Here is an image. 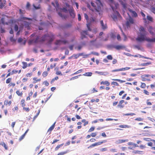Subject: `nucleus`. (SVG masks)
Wrapping results in <instances>:
<instances>
[{
    "instance_id": "obj_1",
    "label": "nucleus",
    "mask_w": 155,
    "mask_h": 155,
    "mask_svg": "<svg viewBox=\"0 0 155 155\" xmlns=\"http://www.w3.org/2000/svg\"><path fill=\"white\" fill-rule=\"evenodd\" d=\"M147 33L144 28L141 26L139 28V32L136 40L140 43L143 42L145 41L147 42H155V38H147Z\"/></svg>"
},
{
    "instance_id": "obj_2",
    "label": "nucleus",
    "mask_w": 155,
    "mask_h": 155,
    "mask_svg": "<svg viewBox=\"0 0 155 155\" xmlns=\"http://www.w3.org/2000/svg\"><path fill=\"white\" fill-rule=\"evenodd\" d=\"M54 39V35L52 34H48L45 35L42 37L40 36H37L33 40V41L35 43L47 41L48 44H50Z\"/></svg>"
},
{
    "instance_id": "obj_3",
    "label": "nucleus",
    "mask_w": 155,
    "mask_h": 155,
    "mask_svg": "<svg viewBox=\"0 0 155 155\" xmlns=\"http://www.w3.org/2000/svg\"><path fill=\"white\" fill-rule=\"evenodd\" d=\"M111 8L114 12V13L111 15V17L114 21H117V20H120L122 17L120 15L117 11H116L115 8L112 6H111Z\"/></svg>"
},
{
    "instance_id": "obj_4",
    "label": "nucleus",
    "mask_w": 155,
    "mask_h": 155,
    "mask_svg": "<svg viewBox=\"0 0 155 155\" xmlns=\"http://www.w3.org/2000/svg\"><path fill=\"white\" fill-rule=\"evenodd\" d=\"M96 3L97 5V7L95 8L96 10L99 12V15H101V12L102 11L103 6L100 0H95Z\"/></svg>"
},
{
    "instance_id": "obj_5",
    "label": "nucleus",
    "mask_w": 155,
    "mask_h": 155,
    "mask_svg": "<svg viewBox=\"0 0 155 155\" xmlns=\"http://www.w3.org/2000/svg\"><path fill=\"white\" fill-rule=\"evenodd\" d=\"M31 20L32 19L30 18L25 17L23 16H21L20 18V20L23 21L22 25L23 26H25L26 27H28L29 25V23L28 22L25 21V20Z\"/></svg>"
},
{
    "instance_id": "obj_6",
    "label": "nucleus",
    "mask_w": 155,
    "mask_h": 155,
    "mask_svg": "<svg viewBox=\"0 0 155 155\" xmlns=\"http://www.w3.org/2000/svg\"><path fill=\"white\" fill-rule=\"evenodd\" d=\"M134 23V20L131 17H130L129 18L127 19L126 22V25L127 28L130 27L132 24Z\"/></svg>"
},
{
    "instance_id": "obj_7",
    "label": "nucleus",
    "mask_w": 155,
    "mask_h": 155,
    "mask_svg": "<svg viewBox=\"0 0 155 155\" xmlns=\"http://www.w3.org/2000/svg\"><path fill=\"white\" fill-rule=\"evenodd\" d=\"M70 16L72 18H74L75 16V14L74 12V9L73 8H70L68 9Z\"/></svg>"
},
{
    "instance_id": "obj_8",
    "label": "nucleus",
    "mask_w": 155,
    "mask_h": 155,
    "mask_svg": "<svg viewBox=\"0 0 155 155\" xmlns=\"http://www.w3.org/2000/svg\"><path fill=\"white\" fill-rule=\"evenodd\" d=\"M68 43V41L65 40H57L56 41L55 44L56 45H60L62 43L65 44Z\"/></svg>"
},
{
    "instance_id": "obj_9",
    "label": "nucleus",
    "mask_w": 155,
    "mask_h": 155,
    "mask_svg": "<svg viewBox=\"0 0 155 155\" xmlns=\"http://www.w3.org/2000/svg\"><path fill=\"white\" fill-rule=\"evenodd\" d=\"M129 11L131 13L132 16L133 17H136L137 16V15L136 12L130 8H128Z\"/></svg>"
},
{
    "instance_id": "obj_10",
    "label": "nucleus",
    "mask_w": 155,
    "mask_h": 155,
    "mask_svg": "<svg viewBox=\"0 0 155 155\" xmlns=\"http://www.w3.org/2000/svg\"><path fill=\"white\" fill-rule=\"evenodd\" d=\"M51 4L57 10H58V9L59 7V5L57 2H55V3L52 2Z\"/></svg>"
},
{
    "instance_id": "obj_11",
    "label": "nucleus",
    "mask_w": 155,
    "mask_h": 155,
    "mask_svg": "<svg viewBox=\"0 0 155 155\" xmlns=\"http://www.w3.org/2000/svg\"><path fill=\"white\" fill-rule=\"evenodd\" d=\"M124 101L123 100L120 101L117 106V107L120 108H123L124 107V105H122V104L124 102Z\"/></svg>"
},
{
    "instance_id": "obj_12",
    "label": "nucleus",
    "mask_w": 155,
    "mask_h": 155,
    "mask_svg": "<svg viewBox=\"0 0 155 155\" xmlns=\"http://www.w3.org/2000/svg\"><path fill=\"white\" fill-rule=\"evenodd\" d=\"M81 35L82 39L84 38L85 37V35H87V31H84L81 32Z\"/></svg>"
},
{
    "instance_id": "obj_13",
    "label": "nucleus",
    "mask_w": 155,
    "mask_h": 155,
    "mask_svg": "<svg viewBox=\"0 0 155 155\" xmlns=\"http://www.w3.org/2000/svg\"><path fill=\"white\" fill-rule=\"evenodd\" d=\"M120 4L122 5L123 8L124 9H126L127 8V4L126 2L124 1L123 2L121 0H119Z\"/></svg>"
},
{
    "instance_id": "obj_14",
    "label": "nucleus",
    "mask_w": 155,
    "mask_h": 155,
    "mask_svg": "<svg viewBox=\"0 0 155 155\" xmlns=\"http://www.w3.org/2000/svg\"><path fill=\"white\" fill-rule=\"evenodd\" d=\"M114 47L117 50H119L124 48V47L122 45H117L114 46Z\"/></svg>"
},
{
    "instance_id": "obj_15",
    "label": "nucleus",
    "mask_w": 155,
    "mask_h": 155,
    "mask_svg": "<svg viewBox=\"0 0 155 155\" xmlns=\"http://www.w3.org/2000/svg\"><path fill=\"white\" fill-rule=\"evenodd\" d=\"M82 55H81V56H83V58H87L89 57V56L91 54H85L84 53H81Z\"/></svg>"
},
{
    "instance_id": "obj_16",
    "label": "nucleus",
    "mask_w": 155,
    "mask_h": 155,
    "mask_svg": "<svg viewBox=\"0 0 155 155\" xmlns=\"http://www.w3.org/2000/svg\"><path fill=\"white\" fill-rule=\"evenodd\" d=\"M100 24L102 27V28L104 30L107 28V26L106 25H104L102 20H101L100 21Z\"/></svg>"
},
{
    "instance_id": "obj_17",
    "label": "nucleus",
    "mask_w": 155,
    "mask_h": 155,
    "mask_svg": "<svg viewBox=\"0 0 155 155\" xmlns=\"http://www.w3.org/2000/svg\"><path fill=\"white\" fill-rule=\"evenodd\" d=\"M55 122H54V123L50 127V128L48 129V132H49V134L51 133V131L54 129V127L55 124Z\"/></svg>"
},
{
    "instance_id": "obj_18",
    "label": "nucleus",
    "mask_w": 155,
    "mask_h": 155,
    "mask_svg": "<svg viewBox=\"0 0 155 155\" xmlns=\"http://www.w3.org/2000/svg\"><path fill=\"white\" fill-rule=\"evenodd\" d=\"M4 2H2V0H0V8H2L3 7H4V4H5L6 1L5 0H4Z\"/></svg>"
},
{
    "instance_id": "obj_19",
    "label": "nucleus",
    "mask_w": 155,
    "mask_h": 155,
    "mask_svg": "<svg viewBox=\"0 0 155 155\" xmlns=\"http://www.w3.org/2000/svg\"><path fill=\"white\" fill-rule=\"evenodd\" d=\"M82 54H81V53H79L78 54H74L72 55V56L73 57H74L75 59L78 58L79 56H81V55Z\"/></svg>"
},
{
    "instance_id": "obj_20",
    "label": "nucleus",
    "mask_w": 155,
    "mask_h": 155,
    "mask_svg": "<svg viewBox=\"0 0 155 155\" xmlns=\"http://www.w3.org/2000/svg\"><path fill=\"white\" fill-rule=\"evenodd\" d=\"M106 140H104L103 141H101V142H98L97 143H95V144L96 145V146H97L99 145H100L101 144L103 143H106Z\"/></svg>"
},
{
    "instance_id": "obj_21",
    "label": "nucleus",
    "mask_w": 155,
    "mask_h": 155,
    "mask_svg": "<svg viewBox=\"0 0 155 155\" xmlns=\"http://www.w3.org/2000/svg\"><path fill=\"white\" fill-rule=\"evenodd\" d=\"M128 140H117L116 142L118 143H120L123 142H124L127 141Z\"/></svg>"
},
{
    "instance_id": "obj_22",
    "label": "nucleus",
    "mask_w": 155,
    "mask_h": 155,
    "mask_svg": "<svg viewBox=\"0 0 155 155\" xmlns=\"http://www.w3.org/2000/svg\"><path fill=\"white\" fill-rule=\"evenodd\" d=\"M92 74V73L91 72H87L84 74L83 75L84 76H91Z\"/></svg>"
},
{
    "instance_id": "obj_23",
    "label": "nucleus",
    "mask_w": 155,
    "mask_h": 155,
    "mask_svg": "<svg viewBox=\"0 0 155 155\" xmlns=\"http://www.w3.org/2000/svg\"><path fill=\"white\" fill-rule=\"evenodd\" d=\"M128 144L129 145L134 146V147H138V146H139L136 144L134 143L133 142H129V143H128Z\"/></svg>"
},
{
    "instance_id": "obj_24",
    "label": "nucleus",
    "mask_w": 155,
    "mask_h": 155,
    "mask_svg": "<svg viewBox=\"0 0 155 155\" xmlns=\"http://www.w3.org/2000/svg\"><path fill=\"white\" fill-rule=\"evenodd\" d=\"M0 145H2V146H4L6 150H7L8 148L6 144L4 142H2L0 143Z\"/></svg>"
},
{
    "instance_id": "obj_25",
    "label": "nucleus",
    "mask_w": 155,
    "mask_h": 155,
    "mask_svg": "<svg viewBox=\"0 0 155 155\" xmlns=\"http://www.w3.org/2000/svg\"><path fill=\"white\" fill-rule=\"evenodd\" d=\"M151 63L150 62L142 63L140 64V65L143 66H147L150 64Z\"/></svg>"
},
{
    "instance_id": "obj_26",
    "label": "nucleus",
    "mask_w": 155,
    "mask_h": 155,
    "mask_svg": "<svg viewBox=\"0 0 155 155\" xmlns=\"http://www.w3.org/2000/svg\"><path fill=\"white\" fill-rule=\"evenodd\" d=\"M97 4V6H96L95 5V4H94V3H93V2H91V5H92V6H93V7H94V9H95V11H96V12H97L98 13V14H99V12H97V11L96 10V8H96V7H97V4Z\"/></svg>"
},
{
    "instance_id": "obj_27",
    "label": "nucleus",
    "mask_w": 155,
    "mask_h": 155,
    "mask_svg": "<svg viewBox=\"0 0 155 155\" xmlns=\"http://www.w3.org/2000/svg\"><path fill=\"white\" fill-rule=\"evenodd\" d=\"M147 44V47L149 48H151L152 47V43L153 42H148Z\"/></svg>"
},
{
    "instance_id": "obj_28",
    "label": "nucleus",
    "mask_w": 155,
    "mask_h": 155,
    "mask_svg": "<svg viewBox=\"0 0 155 155\" xmlns=\"http://www.w3.org/2000/svg\"><path fill=\"white\" fill-rule=\"evenodd\" d=\"M152 28L150 26H149L148 29V31L152 35H153L154 33L152 31Z\"/></svg>"
},
{
    "instance_id": "obj_29",
    "label": "nucleus",
    "mask_w": 155,
    "mask_h": 155,
    "mask_svg": "<svg viewBox=\"0 0 155 155\" xmlns=\"http://www.w3.org/2000/svg\"><path fill=\"white\" fill-rule=\"evenodd\" d=\"M22 64H23V65L22 67V68L23 69L27 67V63L25 62H22Z\"/></svg>"
},
{
    "instance_id": "obj_30",
    "label": "nucleus",
    "mask_w": 155,
    "mask_h": 155,
    "mask_svg": "<svg viewBox=\"0 0 155 155\" xmlns=\"http://www.w3.org/2000/svg\"><path fill=\"white\" fill-rule=\"evenodd\" d=\"M63 144H64L62 143L61 144L58 145L55 148V150L56 151L57 150L59 149V148L61 147H62L63 145Z\"/></svg>"
},
{
    "instance_id": "obj_31",
    "label": "nucleus",
    "mask_w": 155,
    "mask_h": 155,
    "mask_svg": "<svg viewBox=\"0 0 155 155\" xmlns=\"http://www.w3.org/2000/svg\"><path fill=\"white\" fill-rule=\"evenodd\" d=\"M130 68L129 67H126L125 68H121L120 69V71H125L128 70Z\"/></svg>"
},
{
    "instance_id": "obj_32",
    "label": "nucleus",
    "mask_w": 155,
    "mask_h": 155,
    "mask_svg": "<svg viewBox=\"0 0 155 155\" xmlns=\"http://www.w3.org/2000/svg\"><path fill=\"white\" fill-rule=\"evenodd\" d=\"M82 47V46L81 45H79L77 47H75V49H77V50L78 51L80 50Z\"/></svg>"
},
{
    "instance_id": "obj_33",
    "label": "nucleus",
    "mask_w": 155,
    "mask_h": 155,
    "mask_svg": "<svg viewBox=\"0 0 155 155\" xmlns=\"http://www.w3.org/2000/svg\"><path fill=\"white\" fill-rule=\"evenodd\" d=\"M142 151H140L138 150H135L133 151V153L135 154H142L141 153L142 152Z\"/></svg>"
},
{
    "instance_id": "obj_34",
    "label": "nucleus",
    "mask_w": 155,
    "mask_h": 155,
    "mask_svg": "<svg viewBox=\"0 0 155 155\" xmlns=\"http://www.w3.org/2000/svg\"><path fill=\"white\" fill-rule=\"evenodd\" d=\"M147 19L148 20H149L150 21H152V18L150 16L148 15H147Z\"/></svg>"
},
{
    "instance_id": "obj_35",
    "label": "nucleus",
    "mask_w": 155,
    "mask_h": 155,
    "mask_svg": "<svg viewBox=\"0 0 155 155\" xmlns=\"http://www.w3.org/2000/svg\"><path fill=\"white\" fill-rule=\"evenodd\" d=\"M10 40L12 42H15L16 41V40L13 38V36L10 37Z\"/></svg>"
},
{
    "instance_id": "obj_36",
    "label": "nucleus",
    "mask_w": 155,
    "mask_h": 155,
    "mask_svg": "<svg viewBox=\"0 0 155 155\" xmlns=\"http://www.w3.org/2000/svg\"><path fill=\"white\" fill-rule=\"evenodd\" d=\"M58 79V76L54 78H53L51 81V83H53L55 80H57Z\"/></svg>"
},
{
    "instance_id": "obj_37",
    "label": "nucleus",
    "mask_w": 155,
    "mask_h": 155,
    "mask_svg": "<svg viewBox=\"0 0 155 155\" xmlns=\"http://www.w3.org/2000/svg\"><path fill=\"white\" fill-rule=\"evenodd\" d=\"M120 127L122 128H128V126L127 125H120L119 126Z\"/></svg>"
},
{
    "instance_id": "obj_38",
    "label": "nucleus",
    "mask_w": 155,
    "mask_h": 155,
    "mask_svg": "<svg viewBox=\"0 0 155 155\" xmlns=\"http://www.w3.org/2000/svg\"><path fill=\"white\" fill-rule=\"evenodd\" d=\"M62 10L63 12L66 13H67L68 11V9H67L65 8H63L62 9Z\"/></svg>"
},
{
    "instance_id": "obj_39",
    "label": "nucleus",
    "mask_w": 155,
    "mask_h": 155,
    "mask_svg": "<svg viewBox=\"0 0 155 155\" xmlns=\"http://www.w3.org/2000/svg\"><path fill=\"white\" fill-rule=\"evenodd\" d=\"M48 74V73L47 71H44L42 74V76L45 77L47 76Z\"/></svg>"
},
{
    "instance_id": "obj_40",
    "label": "nucleus",
    "mask_w": 155,
    "mask_h": 155,
    "mask_svg": "<svg viewBox=\"0 0 155 155\" xmlns=\"http://www.w3.org/2000/svg\"><path fill=\"white\" fill-rule=\"evenodd\" d=\"M112 80L119 81V82H120L121 83H123V82H125V81H123V80H120V79H112Z\"/></svg>"
},
{
    "instance_id": "obj_41",
    "label": "nucleus",
    "mask_w": 155,
    "mask_h": 155,
    "mask_svg": "<svg viewBox=\"0 0 155 155\" xmlns=\"http://www.w3.org/2000/svg\"><path fill=\"white\" fill-rule=\"evenodd\" d=\"M67 153V151L61 152L60 153H59L58 154V155H64V154L66 153Z\"/></svg>"
},
{
    "instance_id": "obj_42",
    "label": "nucleus",
    "mask_w": 155,
    "mask_h": 155,
    "mask_svg": "<svg viewBox=\"0 0 155 155\" xmlns=\"http://www.w3.org/2000/svg\"><path fill=\"white\" fill-rule=\"evenodd\" d=\"M26 135H25L24 134H23L19 138V140L20 141L23 138H24Z\"/></svg>"
},
{
    "instance_id": "obj_43",
    "label": "nucleus",
    "mask_w": 155,
    "mask_h": 155,
    "mask_svg": "<svg viewBox=\"0 0 155 155\" xmlns=\"http://www.w3.org/2000/svg\"><path fill=\"white\" fill-rule=\"evenodd\" d=\"M33 6L34 8L35 9H39L40 8V5H38V6H36L34 4H33Z\"/></svg>"
},
{
    "instance_id": "obj_44",
    "label": "nucleus",
    "mask_w": 155,
    "mask_h": 155,
    "mask_svg": "<svg viewBox=\"0 0 155 155\" xmlns=\"http://www.w3.org/2000/svg\"><path fill=\"white\" fill-rule=\"evenodd\" d=\"M95 127H91L89 130L88 132H90L94 130Z\"/></svg>"
},
{
    "instance_id": "obj_45",
    "label": "nucleus",
    "mask_w": 155,
    "mask_h": 155,
    "mask_svg": "<svg viewBox=\"0 0 155 155\" xmlns=\"http://www.w3.org/2000/svg\"><path fill=\"white\" fill-rule=\"evenodd\" d=\"M90 23L87 24V26L88 28V30L91 31V29L90 28Z\"/></svg>"
},
{
    "instance_id": "obj_46",
    "label": "nucleus",
    "mask_w": 155,
    "mask_h": 155,
    "mask_svg": "<svg viewBox=\"0 0 155 155\" xmlns=\"http://www.w3.org/2000/svg\"><path fill=\"white\" fill-rule=\"evenodd\" d=\"M12 78H9L6 81V83L7 84L9 83L11 81Z\"/></svg>"
},
{
    "instance_id": "obj_47",
    "label": "nucleus",
    "mask_w": 155,
    "mask_h": 155,
    "mask_svg": "<svg viewBox=\"0 0 155 155\" xmlns=\"http://www.w3.org/2000/svg\"><path fill=\"white\" fill-rule=\"evenodd\" d=\"M18 96H21L22 95V92H20L19 91H17L16 92Z\"/></svg>"
},
{
    "instance_id": "obj_48",
    "label": "nucleus",
    "mask_w": 155,
    "mask_h": 155,
    "mask_svg": "<svg viewBox=\"0 0 155 155\" xmlns=\"http://www.w3.org/2000/svg\"><path fill=\"white\" fill-rule=\"evenodd\" d=\"M107 58L108 59L110 60H111L113 59V58H112V56L110 55H108V56H107Z\"/></svg>"
},
{
    "instance_id": "obj_49",
    "label": "nucleus",
    "mask_w": 155,
    "mask_h": 155,
    "mask_svg": "<svg viewBox=\"0 0 155 155\" xmlns=\"http://www.w3.org/2000/svg\"><path fill=\"white\" fill-rule=\"evenodd\" d=\"M146 85L144 83H141V87L142 88H145L146 87Z\"/></svg>"
},
{
    "instance_id": "obj_50",
    "label": "nucleus",
    "mask_w": 155,
    "mask_h": 155,
    "mask_svg": "<svg viewBox=\"0 0 155 155\" xmlns=\"http://www.w3.org/2000/svg\"><path fill=\"white\" fill-rule=\"evenodd\" d=\"M110 150L113 152H117V150L116 149H110Z\"/></svg>"
},
{
    "instance_id": "obj_51",
    "label": "nucleus",
    "mask_w": 155,
    "mask_h": 155,
    "mask_svg": "<svg viewBox=\"0 0 155 155\" xmlns=\"http://www.w3.org/2000/svg\"><path fill=\"white\" fill-rule=\"evenodd\" d=\"M40 112V110H38V112L36 114V115L34 117V119H35V118H36L38 117V116Z\"/></svg>"
},
{
    "instance_id": "obj_52",
    "label": "nucleus",
    "mask_w": 155,
    "mask_h": 155,
    "mask_svg": "<svg viewBox=\"0 0 155 155\" xmlns=\"http://www.w3.org/2000/svg\"><path fill=\"white\" fill-rule=\"evenodd\" d=\"M97 134V133H92L91 134V136L92 137H94L96 136Z\"/></svg>"
},
{
    "instance_id": "obj_53",
    "label": "nucleus",
    "mask_w": 155,
    "mask_h": 155,
    "mask_svg": "<svg viewBox=\"0 0 155 155\" xmlns=\"http://www.w3.org/2000/svg\"><path fill=\"white\" fill-rule=\"evenodd\" d=\"M96 145H95V143H94V144H91V145L89 147H88V148H91L92 147H94L95 146H96Z\"/></svg>"
},
{
    "instance_id": "obj_54",
    "label": "nucleus",
    "mask_w": 155,
    "mask_h": 155,
    "mask_svg": "<svg viewBox=\"0 0 155 155\" xmlns=\"http://www.w3.org/2000/svg\"><path fill=\"white\" fill-rule=\"evenodd\" d=\"M143 139L144 140L147 141H151V139L149 138H143Z\"/></svg>"
},
{
    "instance_id": "obj_55",
    "label": "nucleus",
    "mask_w": 155,
    "mask_h": 155,
    "mask_svg": "<svg viewBox=\"0 0 155 155\" xmlns=\"http://www.w3.org/2000/svg\"><path fill=\"white\" fill-rule=\"evenodd\" d=\"M15 31H17L18 30V26L17 25H15Z\"/></svg>"
},
{
    "instance_id": "obj_56",
    "label": "nucleus",
    "mask_w": 155,
    "mask_h": 155,
    "mask_svg": "<svg viewBox=\"0 0 155 155\" xmlns=\"http://www.w3.org/2000/svg\"><path fill=\"white\" fill-rule=\"evenodd\" d=\"M135 120H138V121H142L143 120V119L142 118H141L140 117H139L136 118Z\"/></svg>"
},
{
    "instance_id": "obj_57",
    "label": "nucleus",
    "mask_w": 155,
    "mask_h": 155,
    "mask_svg": "<svg viewBox=\"0 0 155 155\" xmlns=\"http://www.w3.org/2000/svg\"><path fill=\"white\" fill-rule=\"evenodd\" d=\"M104 84H106L107 86H108L110 85V83L108 81H105L104 82Z\"/></svg>"
},
{
    "instance_id": "obj_58",
    "label": "nucleus",
    "mask_w": 155,
    "mask_h": 155,
    "mask_svg": "<svg viewBox=\"0 0 155 155\" xmlns=\"http://www.w3.org/2000/svg\"><path fill=\"white\" fill-rule=\"evenodd\" d=\"M135 114L134 113H130V114H124V115L125 116H129L130 115L131 116H133V115H135Z\"/></svg>"
},
{
    "instance_id": "obj_59",
    "label": "nucleus",
    "mask_w": 155,
    "mask_h": 155,
    "mask_svg": "<svg viewBox=\"0 0 155 155\" xmlns=\"http://www.w3.org/2000/svg\"><path fill=\"white\" fill-rule=\"evenodd\" d=\"M134 47L138 50H140V47L139 45H135Z\"/></svg>"
},
{
    "instance_id": "obj_60",
    "label": "nucleus",
    "mask_w": 155,
    "mask_h": 155,
    "mask_svg": "<svg viewBox=\"0 0 155 155\" xmlns=\"http://www.w3.org/2000/svg\"><path fill=\"white\" fill-rule=\"evenodd\" d=\"M107 150V148H102L100 149V150L102 152L106 151Z\"/></svg>"
},
{
    "instance_id": "obj_61",
    "label": "nucleus",
    "mask_w": 155,
    "mask_h": 155,
    "mask_svg": "<svg viewBox=\"0 0 155 155\" xmlns=\"http://www.w3.org/2000/svg\"><path fill=\"white\" fill-rule=\"evenodd\" d=\"M82 71V69L79 70L78 71H77V72L74 73V74H78L79 73H81Z\"/></svg>"
},
{
    "instance_id": "obj_62",
    "label": "nucleus",
    "mask_w": 155,
    "mask_h": 155,
    "mask_svg": "<svg viewBox=\"0 0 155 155\" xmlns=\"http://www.w3.org/2000/svg\"><path fill=\"white\" fill-rule=\"evenodd\" d=\"M56 74L58 75H62V74L61 73V72L60 71H57L56 72Z\"/></svg>"
},
{
    "instance_id": "obj_63",
    "label": "nucleus",
    "mask_w": 155,
    "mask_h": 155,
    "mask_svg": "<svg viewBox=\"0 0 155 155\" xmlns=\"http://www.w3.org/2000/svg\"><path fill=\"white\" fill-rule=\"evenodd\" d=\"M24 102H25V101L24 100H21V103L22 104V107H24V106H25V104H24Z\"/></svg>"
},
{
    "instance_id": "obj_64",
    "label": "nucleus",
    "mask_w": 155,
    "mask_h": 155,
    "mask_svg": "<svg viewBox=\"0 0 155 155\" xmlns=\"http://www.w3.org/2000/svg\"><path fill=\"white\" fill-rule=\"evenodd\" d=\"M90 54H93L95 55L98 56L99 55V53L97 52H92Z\"/></svg>"
}]
</instances>
